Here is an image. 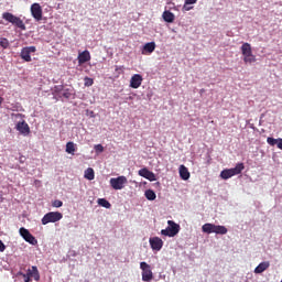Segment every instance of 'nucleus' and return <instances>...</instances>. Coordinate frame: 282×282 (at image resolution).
Returning a JSON list of instances; mask_svg holds the SVG:
<instances>
[{
	"mask_svg": "<svg viewBox=\"0 0 282 282\" xmlns=\"http://www.w3.org/2000/svg\"><path fill=\"white\" fill-rule=\"evenodd\" d=\"M93 84H94L93 78H89V77L85 78V86H93Z\"/></svg>",
	"mask_w": 282,
	"mask_h": 282,
	"instance_id": "72a5a7b5",
	"label": "nucleus"
},
{
	"mask_svg": "<svg viewBox=\"0 0 282 282\" xmlns=\"http://www.w3.org/2000/svg\"><path fill=\"white\" fill-rule=\"evenodd\" d=\"M6 250V245L3 243L2 239H0V252Z\"/></svg>",
	"mask_w": 282,
	"mask_h": 282,
	"instance_id": "c9c22d12",
	"label": "nucleus"
},
{
	"mask_svg": "<svg viewBox=\"0 0 282 282\" xmlns=\"http://www.w3.org/2000/svg\"><path fill=\"white\" fill-rule=\"evenodd\" d=\"M85 178H87L88 181H94V178H95V170H93V167H88L85 171Z\"/></svg>",
	"mask_w": 282,
	"mask_h": 282,
	"instance_id": "5701e85b",
	"label": "nucleus"
},
{
	"mask_svg": "<svg viewBox=\"0 0 282 282\" xmlns=\"http://www.w3.org/2000/svg\"><path fill=\"white\" fill-rule=\"evenodd\" d=\"M72 96V94L69 91H64L63 97H65L66 99H69Z\"/></svg>",
	"mask_w": 282,
	"mask_h": 282,
	"instance_id": "e433bc0d",
	"label": "nucleus"
},
{
	"mask_svg": "<svg viewBox=\"0 0 282 282\" xmlns=\"http://www.w3.org/2000/svg\"><path fill=\"white\" fill-rule=\"evenodd\" d=\"M17 129L21 132V134H30V127L25 121L18 123Z\"/></svg>",
	"mask_w": 282,
	"mask_h": 282,
	"instance_id": "aec40b11",
	"label": "nucleus"
},
{
	"mask_svg": "<svg viewBox=\"0 0 282 282\" xmlns=\"http://www.w3.org/2000/svg\"><path fill=\"white\" fill-rule=\"evenodd\" d=\"M156 50V43L155 42H148L144 43L143 47L141 48L142 55H151L153 51Z\"/></svg>",
	"mask_w": 282,
	"mask_h": 282,
	"instance_id": "f8f14e48",
	"label": "nucleus"
},
{
	"mask_svg": "<svg viewBox=\"0 0 282 282\" xmlns=\"http://www.w3.org/2000/svg\"><path fill=\"white\" fill-rule=\"evenodd\" d=\"M245 170V163H237L236 167H232L230 170H223L220 173V177L225 181H228V178H231L235 175H240L242 171Z\"/></svg>",
	"mask_w": 282,
	"mask_h": 282,
	"instance_id": "7ed1b4c3",
	"label": "nucleus"
},
{
	"mask_svg": "<svg viewBox=\"0 0 282 282\" xmlns=\"http://www.w3.org/2000/svg\"><path fill=\"white\" fill-rule=\"evenodd\" d=\"M2 18L3 20L9 21V23H11L12 25L18 26V29H20L21 31H26V25L24 21L21 20V18H19L18 15H14V13L3 12Z\"/></svg>",
	"mask_w": 282,
	"mask_h": 282,
	"instance_id": "f257e3e1",
	"label": "nucleus"
},
{
	"mask_svg": "<svg viewBox=\"0 0 282 282\" xmlns=\"http://www.w3.org/2000/svg\"><path fill=\"white\" fill-rule=\"evenodd\" d=\"M29 270H30V280L34 279L37 281L41 279L40 271L36 265L31 267V269H29Z\"/></svg>",
	"mask_w": 282,
	"mask_h": 282,
	"instance_id": "412c9836",
	"label": "nucleus"
},
{
	"mask_svg": "<svg viewBox=\"0 0 282 282\" xmlns=\"http://www.w3.org/2000/svg\"><path fill=\"white\" fill-rule=\"evenodd\" d=\"M268 268H270V261H261V263H259V265L256 267L254 273L256 274H261L264 271H267Z\"/></svg>",
	"mask_w": 282,
	"mask_h": 282,
	"instance_id": "f3484780",
	"label": "nucleus"
},
{
	"mask_svg": "<svg viewBox=\"0 0 282 282\" xmlns=\"http://www.w3.org/2000/svg\"><path fill=\"white\" fill-rule=\"evenodd\" d=\"M203 232L205 234H221L225 235L228 232V228L223 225H213V223H205L202 227Z\"/></svg>",
	"mask_w": 282,
	"mask_h": 282,
	"instance_id": "f03ea898",
	"label": "nucleus"
},
{
	"mask_svg": "<svg viewBox=\"0 0 282 282\" xmlns=\"http://www.w3.org/2000/svg\"><path fill=\"white\" fill-rule=\"evenodd\" d=\"M2 100H3L2 97H0V105H2Z\"/></svg>",
	"mask_w": 282,
	"mask_h": 282,
	"instance_id": "a19ab883",
	"label": "nucleus"
},
{
	"mask_svg": "<svg viewBox=\"0 0 282 282\" xmlns=\"http://www.w3.org/2000/svg\"><path fill=\"white\" fill-rule=\"evenodd\" d=\"M280 282H282V280Z\"/></svg>",
	"mask_w": 282,
	"mask_h": 282,
	"instance_id": "37998d69",
	"label": "nucleus"
},
{
	"mask_svg": "<svg viewBox=\"0 0 282 282\" xmlns=\"http://www.w3.org/2000/svg\"><path fill=\"white\" fill-rule=\"evenodd\" d=\"M150 246L152 250H161L163 249L164 241L161 238L154 237L150 238Z\"/></svg>",
	"mask_w": 282,
	"mask_h": 282,
	"instance_id": "ddd939ff",
	"label": "nucleus"
},
{
	"mask_svg": "<svg viewBox=\"0 0 282 282\" xmlns=\"http://www.w3.org/2000/svg\"><path fill=\"white\" fill-rule=\"evenodd\" d=\"M267 143L271 147L278 145V149H281L282 151V138L275 139V138L269 137L267 138Z\"/></svg>",
	"mask_w": 282,
	"mask_h": 282,
	"instance_id": "a211bd4d",
	"label": "nucleus"
},
{
	"mask_svg": "<svg viewBox=\"0 0 282 282\" xmlns=\"http://www.w3.org/2000/svg\"><path fill=\"white\" fill-rule=\"evenodd\" d=\"M97 203L104 208H111V203L107 198H98Z\"/></svg>",
	"mask_w": 282,
	"mask_h": 282,
	"instance_id": "a878e982",
	"label": "nucleus"
},
{
	"mask_svg": "<svg viewBox=\"0 0 282 282\" xmlns=\"http://www.w3.org/2000/svg\"><path fill=\"white\" fill-rule=\"evenodd\" d=\"M254 62H257V57H256V54L252 53V46H251L249 50V55L247 57L246 64H253Z\"/></svg>",
	"mask_w": 282,
	"mask_h": 282,
	"instance_id": "b1692460",
	"label": "nucleus"
},
{
	"mask_svg": "<svg viewBox=\"0 0 282 282\" xmlns=\"http://www.w3.org/2000/svg\"><path fill=\"white\" fill-rule=\"evenodd\" d=\"M31 14L35 21L43 20V8L40 2H33V4H31Z\"/></svg>",
	"mask_w": 282,
	"mask_h": 282,
	"instance_id": "1a4fd4ad",
	"label": "nucleus"
},
{
	"mask_svg": "<svg viewBox=\"0 0 282 282\" xmlns=\"http://www.w3.org/2000/svg\"><path fill=\"white\" fill-rule=\"evenodd\" d=\"M148 200H155L156 199V193L153 192V189H147L144 193Z\"/></svg>",
	"mask_w": 282,
	"mask_h": 282,
	"instance_id": "393cba45",
	"label": "nucleus"
},
{
	"mask_svg": "<svg viewBox=\"0 0 282 282\" xmlns=\"http://www.w3.org/2000/svg\"><path fill=\"white\" fill-rule=\"evenodd\" d=\"M75 151H76V147H75L74 141H68V142L66 143V153H68V154H75Z\"/></svg>",
	"mask_w": 282,
	"mask_h": 282,
	"instance_id": "4be33fe9",
	"label": "nucleus"
},
{
	"mask_svg": "<svg viewBox=\"0 0 282 282\" xmlns=\"http://www.w3.org/2000/svg\"><path fill=\"white\" fill-rule=\"evenodd\" d=\"M197 3V0H186V4H195Z\"/></svg>",
	"mask_w": 282,
	"mask_h": 282,
	"instance_id": "58836bf2",
	"label": "nucleus"
},
{
	"mask_svg": "<svg viewBox=\"0 0 282 282\" xmlns=\"http://www.w3.org/2000/svg\"><path fill=\"white\" fill-rule=\"evenodd\" d=\"M250 48H251L250 43H248V42L242 43L241 53H242V56H243L245 64L247 63L248 56L250 55Z\"/></svg>",
	"mask_w": 282,
	"mask_h": 282,
	"instance_id": "2eb2a0df",
	"label": "nucleus"
},
{
	"mask_svg": "<svg viewBox=\"0 0 282 282\" xmlns=\"http://www.w3.org/2000/svg\"><path fill=\"white\" fill-rule=\"evenodd\" d=\"M140 268L142 270V280L144 282H150L153 280V271L151 270V265L147 263V261H141Z\"/></svg>",
	"mask_w": 282,
	"mask_h": 282,
	"instance_id": "423d86ee",
	"label": "nucleus"
},
{
	"mask_svg": "<svg viewBox=\"0 0 282 282\" xmlns=\"http://www.w3.org/2000/svg\"><path fill=\"white\" fill-rule=\"evenodd\" d=\"M138 173L140 176L149 180V170L147 167H143V170H140Z\"/></svg>",
	"mask_w": 282,
	"mask_h": 282,
	"instance_id": "cd10ccee",
	"label": "nucleus"
},
{
	"mask_svg": "<svg viewBox=\"0 0 282 282\" xmlns=\"http://www.w3.org/2000/svg\"><path fill=\"white\" fill-rule=\"evenodd\" d=\"M62 89H64V86L63 85H59V86H55L54 90L59 94L62 91Z\"/></svg>",
	"mask_w": 282,
	"mask_h": 282,
	"instance_id": "f704fd0d",
	"label": "nucleus"
},
{
	"mask_svg": "<svg viewBox=\"0 0 282 282\" xmlns=\"http://www.w3.org/2000/svg\"><path fill=\"white\" fill-rule=\"evenodd\" d=\"M22 276L24 279V282H31L30 269H28V273H22Z\"/></svg>",
	"mask_w": 282,
	"mask_h": 282,
	"instance_id": "7c9ffc66",
	"label": "nucleus"
},
{
	"mask_svg": "<svg viewBox=\"0 0 282 282\" xmlns=\"http://www.w3.org/2000/svg\"><path fill=\"white\" fill-rule=\"evenodd\" d=\"M31 53H36V47L34 45L21 48V58L25 62H31Z\"/></svg>",
	"mask_w": 282,
	"mask_h": 282,
	"instance_id": "9d476101",
	"label": "nucleus"
},
{
	"mask_svg": "<svg viewBox=\"0 0 282 282\" xmlns=\"http://www.w3.org/2000/svg\"><path fill=\"white\" fill-rule=\"evenodd\" d=\"M163 20L166 21V23H174L175 13L171 12V10H165L163 12Z\"/></svg>",
	"mask_w": 282,
	"mask_h": 282,
	"instance_id": "6ab92c4d",
	"label": "nucleus"
},
{
	"mask_svg": "<svg viewBox=\"0 0 282 282\" xmlns=\"http://www.w3.org/2000/svg\"><path fill=\"white\" fill-rule=\"evenodd\" d=\"M25 160H26V158L23 156V155H21V156L19 158L20 164H24Z\"/></svg>",
	"mask_w": 282,
	"mask_h": 282,
	"instance_id": "4c0bfd02",
	"label": "nucleus"
},
{
	"mask_svg": "<svg viewBox=\"0 0 282 282\" xmlns=\"http://www.w3.org/2000/svg\"><path fill=\"white\" fill-rule=\"evenodd\" d=\"M95 151L96 153H104L105 147L101 145V143H98L97 145H95Z\"/></svg>",
	"mask_w": 282,
	"mask_h": 282,
	"instance_id": "c756f323",
	"label": "nucleus"
},
{
	"mask_svg": "<svg viewBox=\"0 0 282 282\" xmlns=\"http://www.w3.org/2000/svg\"><path fill=\"white\" fill-rule=\"evenodd\" d=\"M178 173L183 181H188V178H191V173L184 164L180 165Z\"/></svg>",
	"mask_w": 282,
	"mask_h": 282,
	"instance_id": "dca6fc26",
	"label": "nucleus"
},
{
	"mask_svg": "<svg viewBox=\"0 0 282 282\" xmlns=\"http://www.w3.org/2000/svg\"><path fill=\"white\" fill-rule=\"evenodd\" d=\"M202 93H204L205 90L204 89H200Z\"/></svg>",
	"mask_w": 282,
	"mask_h": 282,
	"instance_id": "79ce46f5",
	"label": "nucleus"
},
{
	"mask_svg": "<svg viewBox=\"0 0 282 282\" xmlns=\"http://www.w3.org/2000/svg\"><path fill=\"white\" fill-rule=\"evenodd\" d=\"M143 83V77L140 74H134L132 75V78L130 79V87L133 89H138L140 88V86H142Z\"/></svg>",
	"mask_w": 282,
	"mask_h": 282,
	"instance_id": "9b49d317",
	"label": "nucleus"
},
{
	"mask_svg": "<svg viewBox=\"0 0 282 282\" xmlns=\"http://www.w3.org/2000/svg\"><path fill=\"white\" fill-rule=\"evenodd\" d=\"M127 182H128L127 176H124V175L117 176V178H110V186L113 189H123Z\"/></svg>",
	"mask_w": 282,
	"mask_h": 282,
	"instance_id": "0eeeda50",
	"label": "nucleus"
},
{
	"mask_svg": "<svg viewBox=\"0 0 282 282\" xmlns=\"http://www.w3.org/2000/svg\"><path fill=\"white\" fill-rule=\"evenodd\" d=\"M148 181L154 182L156 181V174L153 173V171H148Z\"/></svg>",
	"mask_w": 282,
	"mask_h": 282,
	"instance_id": "c85d7f7f",
	"label": "nucleus"
},
{
	"mask_svg": "<svg viewBox=\"0 0 282 282\" xmlns=\"http://www.w3.org/2000/svg\"><path fill=\"white\" fill-rule=\"evenodd\" d=\"M64 215L61 212H48L42 217V225H48V223H57L63 219Z\"/></svg>",
	"mask_w": 282,
	"mask_h": 282,
	"instance_id": "39448f33",
	"label": "nucleus"
},
{
	"mask_svg": "<svg viewBox=\"0 0 282 282\" xmlns=\"http://www.w3.org/2000/svg\"><path fill=\"white\" fill-rule=\"evenodd\" d=\"M10 43H9V40L7 37H1L0 40V46L3 48V50H7L9 47Z\"/></svg>",
	"mask_w": 282,
	"mask_h": 282,
	"instance_id": "bb28decb",
	"label": "nucleus"
},
{
	"mask_svg": "<svg viewBox=\"0 0 282 282\" xmlns=\"http://www.w3.org/2000/svg\"><path fill=\"white\" fill-rule=\"evenodd\" d=\"M194 9V7H191V4H187V0H185L184 4H183V10L185 12H188L189 10Z\"/></svg>",
	"mask_w": 282,
	"mask_h": 282,
	"instance_id": "473e14b6",
	"label": "nucleus"
},
{
	"mask_svg": "<svg viewBox=\"0 0 282 282\" xmlns=\"http://www.w3.org/2000/svg\"><path fill=\"white\" fill-rule=\"evenodd\" d=\"M167 225L169 227L161 230V234L163 236H169V238H174V236L180 232L181 227L174 220H167Z\"/></svg>",
	"mask_w": 282,
	"mask_h": 282,
	"instance_id": "20e7f679",
	"label": "nucleus"
},
{
	"mask_svg": "<svg viewBox=\"0 0 282 282\" xmlns=\"http://www.w3.org/2000/svg\"><path fill=\"white\" fill-rule=\"evenodd\" d=\"M77 61L79 66H82L83 64H86L87 62L91 61V54L88 50L83 51L82 53H79Z\"/></svg>",
	"mask_w": 282,
	"mask_h": 282,
	"instance_id": "4468645a",
	"label": "nucleus"
},
{
	"mask_svg": "<svg viewBox=\"0 0 282 282\" xmlns=\"http://www.w3.org/2000/svg\"><path fill=\"white\" fill-rule=\"evenodd\" d=\"M116 72H123V66H116Z\"/></svg>",
	"mask_w": 282,
	"mask_h": 282,
	"instance_id": "ea45409f",
	"label": "nucleus"
},
{
	"mask_svg": "<svg viewBox=\"0 0 282 282\" xmlns=\"http://www.w3.org/2000/svg\"><path fill=\"white\" fill-rule=\"evenodd\" d=\"M20 235L28 243H31V246H37V239L34 238L33 234H31L28 228L21 227Z\"/></svg>",
	"mask_w": 282,
	"mask_h": 282,
	"instance_id": "6e6552de",
	"label": "nucleus"
},
{
	"mask_svg": "<svg viewBox=\"0 0 282 282\" xmlns=\"http://www.w3.org/2000/svg\"><path fill=\"white\" fill-rule=\"evenodd\" d=\"M63 204L64 203L62 200L56 199V200H53L52 206H54L55 208H61Z\"/></svg>",
	"mask_w": 282,
	"mask_h": 282,
	"instance_id": "2f4dec72",
	"label": "nucleus"
}]
</instances>
